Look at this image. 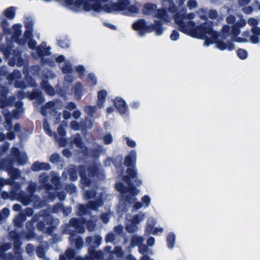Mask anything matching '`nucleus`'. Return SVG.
Here are the masks:
<instances>
[{"label":"nucleus","instance_id":"7ed1b4c3","mask_svg":"<svg viewBox=\"0 0 260 260\" xmlns=\"http://www.w3.org/2000/svg\"><path fill=\"white\" fill-rule=\"evenodd\" d=\"M137 159V152L135 150H132L130 152L129 154L125 157L124 160V165L127 166H133L136 162ZM123 181L127 184V186L123 185L121 183H118L116 185V189H117L118 184H121L123 186V188H126V190H128L129 187V185L133 186L136 188L135 186L136 185H139L140 184V181L138 180L137 177V174L134 168L133 167H129L127 170V175L123 177Z\"/></svg>","mask_w":260,"mask_h":260},{"label":"nucleus","instance_id":"37998d69","mask_svg":"<svg viewBox=\"0 0 260 260\" xmlns=\"http://www.w3.org/2000/svg\"><path fill=\"white\" fill-rule=\"evenodd\" d=\"M156 222L154 218H149L147 221L146 227L148 228L149 226H151L153 227L154 225L156 224Z\"/></svg>","mask_w":260,"mask_h":260},{"label":"nucleus","instance_id":"dca6fc26","mask_svg":"<svg viewBox=\"0 0 260 260\" xmlns=\"http://www.w3.org/2000/svg\"><path fill=\"white\" fill-rule=\"evenodd\" d=\"M12 152L14 157V161H16L18 164L23 165L26 162L27 157L24 152H20L16 148H13Z\"/></svg>","mask_w":260,"mask_h":260},{"label":"nucleus","instance_id":"e433bc0d","mask_svg":"<svg viewBox=\"0 0 260 260\" xmlns=\"http://www.w3.org/2000/svg\"><path fill=\"white\" fill-rule=\"evenodd\" d=\"M58 45L63 48H67L69 47L70 44L69 40L64 39L63 40H58Z\"/></svg>","mask_w":260,"mask_h":260},{"label":"nucleus","instance_id":"f03ea898","mask_svg":"<svg viewBox=\"0 0 260 260\" xmlns=\"http://www.w3.org/2000/svg\"><path fill=\"white\" fill-rule=\"evenodd\" d=\"M128 190H125L126 188H123L122 184H119L117 185V190L119 191L121 196L120 198V204H123L125 202H127L128 204L133 205V207L135 209H139L145 207L146 208L149 206L151 203V198L148 196H144L142 198V203L136 202L137 198L136 196L137 195L139 190L129 185Z\"/></svg>","mask_w":260,"mask_h":260},{"label":"nucleus","instance_id":"680f3d73","mask_svg":"<svg viewBox=\"0 0 260 260\" xmlns=\"http://www.w3.org/2000/svg\"><path fill=\"white\" fill-rule=\"evenodd\" d=\"M30 202L31 200L29 198L26 199V197H23L21 200V202L25 205H28Z\"/></svg>","mask_w":260,"mask_h":260},{"label":"nucleus","instance_id":"4468645a","mask_svg":"<svg viewBox=\"0 0 260 260\" xmlns=\"http://www.w3.org/2000/svg\"><path fill=\"white\" fill-rule=\"evenodd\" d=\"M51 48L47 46L45 42H43L41 46L36 48L35 52H32V55L35 57L37 56H45L50 54Z\"/></svg>","mask_w":260,"mask_h":260},{"label":"nucleus","instance_id":"338daca9","mask_svg":"<svg viewBox=\"0 0 260 260\" xmlns=\"http://www.w3.org/2000/svg\"><path fill=\"white\" fill-rule=\"evenodd\" d=\"M79 209L81 212L80 214H86L87 213V211H86V209H85V206L80 205L79 206Z\"/></svg>","mask_w":260,"mask_h":260},{"label":"nucleus","instance_id":"2eb2a0df","mask_svg":"<svg viewBox=\"0 0 260 260\" xmlns=\"http://www.w3.org/2000/svg\"><path fill=\"white\" fill-rule=\"evenodd\" d=\"M15 38H24L25 40L21 42H18V43L23 45L27 42L29 47L31 49H35L36 47V42L31 39L32 34H15Z\"/></svg>","mask_w":260,"mask_h":260},{"label":"nucleus","instance_id":"39448f33","mask_svg":"<svg viewBox=\"0 0 260 260\" xmlns=\"http://www.w3.org/2000/svg\"><path fill=\"white\" fill-rule=\"evenodd\" d=\"M16 8L10 7L4 10L0 15V26L4 32H7L10 25L8 20L13 19L16 16Z\"/></svg>","mask_w":260,"mask_h":260},{"label":"nucleus","instance_id":"4c0bfd02","mask_svg":"<svg viewBox=\"0 0 260 260\" xmlns=\"http://www.w3.org/2000/svg\"><path fill=\"white\" fill-rule=\"evenodd\" d=\"M44 129L45 132L50 136H53V133L49 128V124L47 123L46 120L44 121L43 125Z\"/></svg>","mask_w":260,"mask_h":260},{"label":"nucleus","instance_id":"09e8293b","mask_svg":"<svg viewBox=\"0 0 260 260\" xmlns=\"http://www.w3.org/2000/svg\"><path fill=\"white\" fill-rule=\"evenodd\" d=\"M11 183V181L10 180L3 179L2 178H0V187L3 186L6 184H9Z\"/></svg>","mask_w":260,"mask_h":260},{"label":"nucleus","instance_id":"4be33fe9","mask_svg":"<svg viewBox=\"0 0 260 260\" xmlns=\"http://www.w3.org/2000/svg\"><path fill=\"white\" fill-rule=\"evenodd\" d=\"M86 242L91 244V247H96L100 245L102 243V239L99 236H95L93 238L88 237Z\"/></svg>","mask_w":260,"mask_h":260},{"label":"nucleus","instance_id":"3c124183","mask_svg":"<svg viewBox=\"0 0 260 260\" xmlns=\"http://www.w3.org/2000/svg\"><path fill=\"white\" fill-rule=\"evenodd\" d=\"M109 218V214L108 213L103 214L101 216L102 220L105 223H106L108 222Z\"/></svg>","mask_w":260,"mask_h":260},{"label":"nucleus","instance_id":"5701e85b","mask_svg":"<svg viewBox=\"0 0 260 260\" xmlns=\"http://www.w3.org/2000/svg\"><path fill=\"white\" fill-rule=\"evenodd\" d=\"M107 94V91L105 90H101L98 92V105L100 108H102L104 106L105 99L106 98Z\"/></svg>","mask_w":260,"mask_h":260},{"label":"nucleus","instance_id":"423d86ee","mask_svg":"<svg viewBox=\"0 0 260 260\" xmlns=\"http://www.w3.org/2000/svg\"><path fill=\"white\" fill-rule=\"evenodd\" d=\"M143 12L145 14L152 15L157 16L161 20L168 21L167 15L163 9H157L155 5L146 4L143 7Z\"/></svg>","mask_w":260,"mask_h":260},{"label":"nucleus","instance_id":"ddd939ff","mask_svg":"<svg viewBox=\"0 0 260 260\" xmlns=\"http://www.w3.org/2000/svg\"><path fill=\"white\" fill-rule=\"evenodd\" d=\"M145 239L141 236L134 235L133 236L131 243L133 246L139 247V251L141 253H145L147 251V247L143 244Z\"/></svg>","mask_w":260,"mask_h":260},{"label":"nucleus","instance_id":"a19ab883","mask_svg":"<svg viewBox=\"0 0 260 260\" xmlns=\"http://www.w3.org/2000/svg\"><path fill=\"white\" fill-rule=\"evenodd\" d=\"M59 158V156L58 154L54 153L51 155V156L50 157V161L52 162V163H57Z\"/></svg>","mask_w":260,"mask_h":260},{"label":"nucleus","instance_id":"e2e57ef3","mask_svg":"<svg viewBox=\"0 0 260 260\" xmlns=\"http://www.w3.org/2000/svg\"><path fill=\"white\" fill-rule=\"evenodd\" d=\"M132 108L137 109L140 106V103L138 102H134L131 105Z\"/></svg>","mask_w":260,"mask_h":260},{"label":"nucleus","instance_id":"ea45409f","mask_svg":"<svg viewBox=\"0 0 260 260\" xmlns=\"http://www.w3.org/2000/svg\"><path fill=\"white\" fill-rule=\"evenodd\" d=\"M10 173L11 174V176L14 179L18 178L20 175V171L16 169L11 170L10 171Z\"/></svg>","mask_w":260,"mask_h":260},{"label":"nucleus","instance_id":"0eeeda50","mask_svg":"<svg viewBox=\"0 0 260 260\" xmlns=\"http://www.w3.org/2000/svg\"><path fill=\"white\" fill-rule=\"evenodd\" d=\"M146 217L145 213L140 212L132 218L127 216V219L129 223H127L126 229L129 233L134 232L136 230V225L140 223Z\"/></svg>","mask_w":260,"mask_h":260},{"label":"nucleus","instance_id":"aec40b11","mask_svg":"<svg viewBox=\"0 0 260 260\" xmlns=\"http://www.w3.org/2000/svg\"><path fill=\"white\" fill-rule=\"evenodd\" d=\"M71 245L77 248H80L83 246L82 240L75 235H72L70 237Z\"/></svg>","mask_w":260,"mask_h":260},{"label":"nucleus","instance_id":"864d4df0","mask_svg":"<svg viewBox=\"0 0 260 260\" xmlns=\"http://www.w3.org/2000/svg\"><path fill=\"white\" fill-rule=\"evenodd\" d=\"M26 250L28 254H31L34 252V247H33L32 245L30 244H28L26 247Z\"/></svg>","mask_w":260,"mask_h":260},{"label":"nucleus","instance_id":"412c9836","mask_svg":"<svg viewBox=\"0 0 260 260\" xmlns=\"http://www.w3.org/2000/svg\"><path fill=\"white\" fill-rule=\"evenodd\" d=\"M50 169V167L48 164L45 162H36L32 166V170L34 171H39L40 170Z\"/></svg>","mask_w":260,"mask_h":260},{"label":"nucleus","instance_id":"a211bd4d","mask_svg":"<svg viewBox=\"0 0 260 260\" xmlns=\"http://www.w3.org/2000/svg\"><path fill=\"white\" fill-rule=\"evenodd\" d=\"M175 20L176 22L179 25V26L182 28L181 29V31H187L189 30V29H187L188 28H191V29L194 26V24L191 21H187L185 16L183 17V20L182 21L180 20V19L176 17L175 18Z\"/></svg>","mask_w":260,"mask_h":260},{"label":"nucleus","instance_id":"6ab92c4d","mask_svg":"<svg viewBox=\"0 0 260 260\" xmlns=\"http://www.w3.org/2000/svg\"><path fill=\"white\" fill-rule=\"evenodd\" d=\"M114 104L121 114H123L128 111V107L125 101L121 98H116L114 101Z\"/></svg>","mask_w":260,"mask_h":260},{"label":"nucleus","instance_id":"7c9ffc66","mask_svg":"<svg viewBox=\"0 0 260 260\" xmlns=\"http://www.w3.org/2000/svg\"><path fill=\"white\" fill-rule=\"evenodd\" d=\"M248 23L249 24V25H250L251 26H252V32H258L259 30H257L255 28V26L257 24V21L256 19H255L254 18H250L248 20Z\"/></svg>","mask_w":260,"mask_h":260},{"label":"nucleus","instance_id":"2f4dec72","mask_svg":"<svg viewBox=\"0 0 260 260\" xmlns=\"http://www.w3.org/2000/svg\"><path fill=\"white\" fill-rule=\"evenodd\" d=\"M79 220L78 219L73 218L70 221V224L74 227H76L77 230L78 231V232L83 233L84 231V229H82V231H80L78 229V228L79 227Z\"/></svg>","mask_w":260,"mask_h":260},{"label":"nucleus","instance_id":"603ef678","mask_svg":"<svg viewBox=\"0 0 260 260\" xmlns=\"http://www.w3.org/2000/svg\"><path fill=\"white\" fill-rule=\"evenodd\" d=\"M126 143L128 146L131 147H135L136 146V143L128 138H126Z\"/></svg>","mask_w":260,"mask_h":260},{"label":"nucleus","instance_id":"de8ad7c7","mask_svg":"<svg viewBox=\"0 0 260 260\" xmlns=\"http://www.w3.org/2000/svg\"><path fill=\"white\" fill-rule=\"evenodd\" d=\"M115 253L118 257H121L122 256L123 252L120 247H116L115 249Z\"/></svg>","mask_w":260,"mask_h":260},{"label":"nucleus","instance_id":"8fccbe9b","mask_svg":"<svg viewBox=\"0 0 260 260\" xmlns=\"http://www.w3.org/2000/svg\"><path fill=\"white\" fill-rule=\"evenodd\" d=\"M187 6L190 9H193L197 7V2L194 0H190L188 2Z\"/></svg>","mask_w":260,"mask_h":260},{"label":"nucleus","instance_id":"a878e982","mask_svg":"<svg viewBox=\"0 0 260 260\" xmlns=\"http://www.w3.org/2000/svg\"><path fill=\"white\" fill-rule=\"evenodd\" d=\"M102 205V202L101 201L96 200L95 203L93 201L89 202L87 205V207L91 210H96L98 207Z\"/></svg>","mask_w":260,"mask_h":260},{"label":"nucleus","instance_id":"774afa93","mask_svg":"<svg viewBox=\"0 0 260 260\" xmlns=\"http://www.w3.org/2000/svg\"><path fill=\"white\" fill-rule=\"evenodd\" d=\"M80 115H81V112L78 110H76V111H74V112L73 114V117L75 119L78 118L80 116Z\"/></svg>","mask_w":260,"mask_h":260},{"label":"nucleus","instance_id":"bb28decb","mask_svg":"<svg viewBox=\"0 0 260 260\" xmlns=\"http://www.w3.org/2000/svg\"><path fill=\"white\" fill-rule=\"evenodd\" d=\"M25 220V216L23 214H20L14 219L15 225L18 227L21 226L22 222Z\"/></svg>","mask_w":260,"mask_h":260},{"label":"nucleus","instance_id":"0e129e2a","mask_svg":"<svg viewBox=\"0 0 260 260\" xmlns=\"http://www.w3.org/2000/svg\"><path fill=\"white\" fill-rule=\"evenodd\" d=\"M32 99H41L42 98L41 97V95L39 93L34 92L31 94V95Z\"/></svg>","mask_w":260,"mask_h":260},{"label":"nucleus","instance_id":"4d7b16f0","mask_svg":"<svg viewBox=\"0 0 260 260\" xmlns=\"http://www.w3.org/2000/svg\"><path fill=\"white\" fill-rule=\"evenodd\" d=\"M170 38L171 40L176 41L179 39V36L178 34H171Z\"/></svg>","mask_w":260,"mask_h":260},{"label":"nucleus","instance_id":"72a5a7b5","mask_svg":"<svg viewBox=\"0 0 260 260\" xmlns=\"http://www.w3.org/2000/svg\"><path fill=\"white\" fill-rule=\"evenodd\" d=\"M237 55L240 58L244 59L247 58L248 53L246 50L240 49L238 50Z\"/></svg>","mask_w":260,"mask_h":260},{"label":"nucleus","instance_id":"c85d7f7f","mask_svg":"<svg viewBox=\"0 0 260 260\" xmlns=\"http://www.w3.org/2000/svg\"><path fill=\"white\" fill-rule=\"evenodd\" d=\"M175 236L174 234L170 233L167 237V243L168 247L171 248L174 246L175 244Z\"/></svg>","mask_w":260,"mask_h":260},{"label":"nucleus","instance_id":"cd10ccee","mask_svg":"<svg viewBox=\"0 0 260 260\" xmlns=\"http://www.w3.org/2000/svg\"><path fill=\"white\" fill-rule=\"evenodd\" d=\"M74 142L76 146L81 148L82 151L85 150L86 148H84L81 140V137L79 135H76L74 138Z\"/></svg>","mask_w":260,"mask_h":260},{"label":"nucleus","instance_id":"f257e3e1","mask_svg":"<svg viewBox=\"0 0 260 260\" xmlns=\"http://www.w3.org/2000/svg\"><path fill=\"white\" fill-rule=\"evenodd\" d=\"M190 37L204 40V46H209L213 44H216V47L221 50L228 49L232 51L235 49L234 45L230 40L238 43L250 42L256 44L260 42V34H186Z\"/></svg>","mask_w":260,"mask_h":260},{"label":"nucleus","instance_id":"c03bdc74","mask_svg":"<svg viewBox=\"0 0 260 260\" xmlns=\"http://www.w3.org/2000/svg\"><path fill=\"white\" fill-rule=\"evenodd\" d=\"M76 72L80 75H83L85 73V68L82 65H79L76 67Z\"/></svg>","mask_w":260,"mask_h":260},{"label":"nucleus","instance_id":"1a4fd4ad","mask_svg":"<svg viewBox=\"0 0 260 260\" xmlns=\"http://www.w3.org/2000/svg\"><path fill=\"white\" fill-rule=\"evenodd\" d=\"M99 168L98 166H91L87 170L88 175H86V172L81 171L80 176L81 178V182L82 185L84 186H88L90 184L89 178L98 174Z\"/></svg>","mask_w":260,"mask_h":260},{"label":"nucleus","instance_id":"f3484780","mask_svg":"<svg viewBox=\"0 0 260 260\" xmlns=\"http://www.w3.org/2000/svg\"><path fill=\"white\" fill-rule=\"evenodd\" d=\"M60 106V103L59 102L54 103L53 102H48L47 104L42 108V114L43 115H45L47 113H49L51 115H54L56 112L55 110Z\"/></svg>","mask_w":260,"mask_h":260},{"label":"nucleus","instance_id":"c9c22d12","mask_svg":"<svg viewBox=\"0 0 260 260\" xmlns=\"http://www.w3.org/2000/svg\"><path fill=\"white\" fill-rule=\"evenodd\" d=\"M55 138L60 146L63 147L66 145L67 140L64 139V137H58V136H55Z\"/></svg>","mask_w":260,"mask_h":260},{"label":"nucleus","instance_id":"9d476101","mask_svg":"<svg viewBox=\"0 0 260 260\" xmlns=\"http://www.w3.org/2000/svg\"><path fill=\"white\" fill-rule=\"evenodd\" d=\"M56 60L64 74H70L73 71L72 64L69 60L66 59L63 55L58 56L56 58Z\"/></svg>","mask_w":260,"mask_h":260},{"label":"nucleus","instance_id":"bf43d9fd","mask_svg":"<svg viewBox=\"0 0 260 260\" xmlns=\"http://www.w3.org/2000/svg\"><path fill=\"white\" fill-rule=\"evenodd\" d=\"M155 243V240L154 238L153 237H150L147 240V244L148 246H152L154 245Z\"/></svg>","mask_w":260,"mask_h":260},{"label":"nucleus","instance_id":"052dcab7","mask_svg":"<svg viewBox=\"0 0 260 260\" xmlns=\"http://www.w3.org/2000/svg\"><path fill=\"white\" fill-rule=\"evenodd\" d=\"M71 127L73 129L76 130L79 128V125L76 121H73L71 123Z\"/></svg>","mask_w":260,"mask_h":260},{"label":"nucleus","instance_id":"c756f323","mask_svg":"<svg viewBox=\"0 0 260 260\" xmlns=\"http://www.w3.org/2000/svg\"><path fill=\"white\" fill-rule=\"evenodd\" d=\"M22 28L21 23H15L12 25L11 28H9L8 31L10 30L11 32H19Z\"/></svg>","mask_w":260,"mask_h":260},{"label":"nucleus","instance_id":"f8f14e48","mask_svg":"<svg viewBox=\"0 0 260 260\" xmlns=\"http://www.w3.org/2000/svg\"><path fill=\"white\" fill-rule=\"evenodd\" d=\"M55 77V74L51 71H49L45 75L44 79H43L41 83V86L45 89L46 92L49 95H53L55 93L54 88L51 86L47 82L46 79H53Z\"/></svg>","mask_w":260,"mask_h":260},{"label":"nucleus","instance_id":"6e6552de","mask_svg":"<svg viewBox=\"0 0 260 260\" xmlns=\"http://www.w3.org/2000/svg\"><path fill=\"white\" fill-rule=\"evenodd\" d=\"M15 110H13L12 114L7 113L5 115L6 121L7 124L6 126L7 128H9L11 127L10 120L12 117L14 119H18L20 117L24 112V109L22 108V104L20 101H18L15 104Z\"/></svg>","mask_w":260,"mask_h":260},{"label":"nucleus","instance_id":"69168bd1","mask_svg":"<svg viewBox=\"0 0 260 260\" xmlns=\"http://www.w3.org/2000/svg\"><path fill=\"white\" fill-rule=\"evenodd\" d=\"M64 80L67 82L71 83L73 80V78L71 75H67L64 77Z\"/></svg>","mask_w":260,"mask_h":260},{"label":"nucleus","instance_id":"f704fd0d","mask_svg":"<svg viewBox=\"0 0 260 260\" xmlns=\"http://www.w3.org/2000/svg\"><path fill=\"white\" fill-rule=\"evenodd\" d=\"M96 108L95 106H87L84 107L85 111L89 115L93 114L96 111Z\"/></svg>","mask_w":260,"mask_h":260},{"label":"nucleus","instance_id":"b1692460","mask_svg":"<svg viewBox=\"0 0 260 260\" xmlns=\"http://www.w3.org/2000/svg\"><path fill=\"white\" fill-rule=\"evenodd\" d=\"M163 231L164 229L162 228L156 227L154 228L151 226L146 228V233L148 234H152L155 235H159Z\"/></svg>","mask_w":260,"mask_h":260},{"label":"nucleus","instance_id":"6e6d98bb","mask_svg":"<svg viewBox=\"0 0 260 260\" xmlns=\"http://www.w3.org/2000/svg\"><path fill=\"white\" fill-rule=\"evenodd\" d=\"M217 13L215 10H211L209 13V17L211 19H214L217 17Z\"/></svg>","mask_w":260,"mask_h":260},{"label":"nucleus","instance_id":"20e7f679","mask_svg":"<svg viewBox=\"0 0 260 260\" xmlns=\"http://www.w3.org/2000/svg\"><path fill=\"white\" fill-rule=\"evenodd\" d=\"M156 24H153L146 22L144 19H139L134 22L132 25V28L137 31H153L159 32L164 30L161 28L160 22L155 21Z\"/></svg>","mask_w":260,"mask_h":260},{"label":"nucleus","instance_id":"5fc2aeb1","mask_svg":"<svg viewBox=\"0 0 260 260\" xmlns=\"http://www.w3.org/2000/svg\"><path fill=\"white\" fill-rule=\"evenodd\" d=\"M57 132L59 135V136H58V137H63L65 135L64 130L61 126L58 127L57 129Z\"/></svg>","mask_w":260,"mask_h":260},{"label":"nucleus","instance_id":"58836bf2","mask_svg":"<svg viewBox=\"0 0 260 260\" xmlns=\"http://www.w3.org/2000/svg\"><path fill=\"white\" fill-rule=\"evenodd\" d=\"M10 211L7 208H4L2 212L0 213V219H4L9 216Z\"/></svg>","mask_w":260,"mask_h":260},{"label":"nucleus","instance_id":"a18cd8bd","mask_svg":"<svg viewBox=\"0 0 260 260\" xmlns=\"http://www.w3.org/2000/svg\"><path fill=\"white\" fill-rule=\"evenodd\" d=\"M104 140L105 144H109L112 142L113 138L111 135L108 134L105 136Z\"/></svg>","mask_w":260,"mask_h":260},{"label":"nucleus","instance_id":"49530a36","mask_svg":"<svg viewBox=\"0 0 260 260\" xmlns=\"http://www.w3.org/2000/svg\"><path fill=\"white\" fill-rule=\"evenodd\" d=\"M45 250L44 249L41 247H39L37 249V254L38 256L40 257H42L44 255Z\"/></svg>","mask_w":260,"mask_h":260},{"label":"nucleus","instance_id":"393cba45","mask_svg":"<svg viewBox=\"0 0 260 260\" xmlns=\"http://www.w3.org/2000/svg\"><path fill=\"white\" fill-rule=\"evenodd\" d=\"M74 90L75 95L78 98L81 97L84 91V89L80 83H77L75 84Z\"/></svg>","mask_w":260,"mask_h":260},{"label":"nucleus","instance_id":"79ce46f5","mask_svg":"<svg viewBox=\"0 0 260 260\" xmlns=\"http://www.w3.org/2000/svg\"><path fill=\"white\" fill-rule=\"evenodd\" d=\"M211 26V23L210 22H207V23L204 24L203 25H202L200 26L201 29L204 30L205 31H206L208 29L207 32H210V28ZM205 32H206V31Z\"/></svg>","mask_w":260,"mask_h":260},{"label":"nucleus","instance_id":"13d9d810","mask_svg":"<svg viewBox=\"0 0 260 260\" xmlns=\"http://www.w3.org/2000/svg\"><path fill=\"white\" fill-rule=\"evenodd\" d=\"M94 196V192L93 191H88L86 192L85 196L87 199H91Z\"/></svg>","mask_w":260,"mask_h":260},{"label":"nucleus","instance_id":"9b49d317","mask_svg":"<svg viewBox=\"0 0 260 260\" xmlns=\"http://www.w3.org/2000/svg\"><path fill=\"white\" fill-rule=\"evenodd\" d=\"M123 226L118 225L114 228L113 233H109L106 237L107 242L116 243L121 238Z\"/></svg>","mask_w":260,"mask_h":260},{"label":"nucleus","instance_id":"473e14b6","mask_svg":"<svg viewBox=\"0 0 260 260\" xmlns=\"http://www.w3.org/2000/svg\"><path fill=\"white\" fill-rule=\"evenodd\" d=\"M87 81L92 85H96L97 82L96 78L94 74L90 73L88 75Z\"/></svg>","mask_w":260,"mask_h":260}]
</instances>
